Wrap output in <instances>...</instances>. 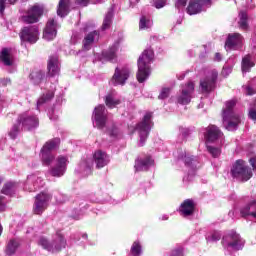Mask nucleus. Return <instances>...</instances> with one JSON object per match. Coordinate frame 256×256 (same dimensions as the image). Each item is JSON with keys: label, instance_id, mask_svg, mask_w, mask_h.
<instances>
[{"label": "nucleus", "instance_id": "f257e3e1", "mask_svg": "<svg viewBox=\"0 0 256 256\" xmlns=\"http://www.w3.org/2000/svg\"><path fill=\"white\" fill-rule=\"evenodd\" d=\"M60 144L61 139L53 138L47 141L40 151L42 165L46 167L51 166L50 175H52V177H63L67 171V165L69 164V159L66 156H58L55 159V155L51 153V151L58 149Z\"/></svg>", "mask_w": 256, "mask_h": 256}, {"label": "nucleus", "instance_id": "f03ea898", "mask_svg": "<svg viewBox=\"0 0 256 256\" xmlns=\"http://www.w3.org/2000/svg\"><path fill=\"white\" fill-rule=\"evenodd\" d=\"M93 161L94 163H96L97 169H103V167L109 165V155H107V153H105L104 151L97 150L94 153L93 158L86 157L80 161L76 172L80 173L82 177H87L91 175L93 171Z\"/></svg>", "mask_w": 256, "mask_h": 256}, {"label": "nucleus", "instance_id": "7ed1b4c3", "mask_svg": "<svg viewBox=\"0 0 256 256\" xmlns=\"http://www.w3.org/2000/svg\"><path fill=\"white\" fill-rule=\"evenodd\" d=\"M155 59V53L152 48L145 49L138 58L137 65L138 71L136 79L139 83H145L151 75V64Z\"/></svg>", "mask_w": 256, "mask_h": 256}, {"label": "nucleus", "instance_id": "20e7f679", "mask_svg": "<svg viewBox=\"0 0 256 256\" xmlns=\"http://www.w3.org/2000/svg\"><path fill=\"white\" fill-rule=\"evenodd\" d=\"M37 127H39V118L31 115L29 112H24L19 115L17 124H14L11 128L9 137L11 139H16L22 129L32 131V129H37Z\"/></svg>", "mask_w": 256, "mask_h": 256}, {"label": "nucleus", "instance_id": "39448f33", "mask_svg": "<svg viewBox=\"0 0 256 256\" xmlns=\"http://www.w3.org/2000/svg\"><path fill=\"white\" fill-rule=\"evenodd\" d=\"M236 104L235 100H230L226 102L225 109L223 110V126L227 131H236L239 123H241V116L233 111V107Z\"/></svg>", "mask_w": 256, "mask_h": 256}, {"label": "nucleus", "instance_id": "423d86ee", "mask_svg": "<svg viewBox=\"0 0 256 256\" xmlns=\"http://www.w3.org/2000/svg\"><path fill=\"white\" fill-rule=\"evenodd\" d=\"M222 245L226 251H241L245 247V240L235 230H229L222 238Z\"/></svg>", "mask_w": 256, "mask_h": 256}, {"label": "nucleus", "instance_id": "0eeeda50", "mask_svg": "<svg viewBox=\"0 0 256 256\" xmlns=\"http://www.w3.org/2000/svg\"><path fill=\"white\" fill-rule=\"evenodd\" d=\"M38 243L49 253H59V251H61V249H65V246L67 245L65 237H63L60 232L56 233L52 242H49L45 237H41Z\"/></svg>", "mask_w": 256, "mask_h": 256}, {"label": "nucleus", "instance_id": "6e6552de", "mask_svg": "<svg viewBox=\"0 0 256 256\" xmlns=\"http://www.w3.org/2000/svg\"><path fill=\"white\" fill-rule=\"evenodd\" d=\"M43 11H45L43 5L36 3L27 9V11L20 17V21L27 25L39 23V19L43 16Z\"/></svg>", "mask_w": 256, "mask_h": 256}, {"label": "nucleus", "instance_id": "1a4fd4ad", "mask_svg": "<svg viewBox=\"0 0 256 256\" xmlns=\"http://www.w3.org/2000/svg\"><path fill=\"white\" fill-rule=\"evenodd\" d=\"M232 177L239 181H249L253 177V171L243 160H237L231 169Z\"/></svg>", "mask_w": 256, "mask_h": 256}, {"label": "nucleus", "instance_id": "9d476101", "mask_svg": "<svg viewBox=\"0 0 256 256\" xmlns=\"http://www.w3.org/2000/svg\"><path fill=\"white\" fill-rule=\"evenodd\" d=\"M151 117H153V114L146 113L142 122H140L135 128V131H137L140 138V147L145 145V141H147V138L149 137V132L151 131Z\"/></svg>", "mask_w": 256, "mask_h": 256}, {"label": "nucleus", "instance_id": "9b49d317", "mask_svg": "<svg viewBox=\"0 0 256 256\" xmlns=\"http://www.w3.org/2000/svg\"><path fill=\"white\" fill-rule=\"evenodd\" d=\"M219 73L217 70H211L207 72L206 76L200 80V88L202 93H211L217 85V77Z\"/></svg>", "mask_w": 256, "mask_h": 256}, {"label": "nucleus", "instance_id": "f8f14e48", "mask_svg": "<svg viewBox=\"0 0 256 256\" xmlns=\"http://www.w3.org/2000/svg\"><path fill=\"white\" fill-rule=\"evenodd\" d=\"M51 201V194L47 192H41L40 194L36 195L34 206H33V213L35 215H42L43 212L49 207V202Z\"/></svg>", "mask_w": 256, "mask_h": 256}, {"label": "nucleus", "instance_id": "ddd939ff", "mask_svg": "<svg viewBox=\"0 0 256 256\" xmlns=\"http://www.w3.org/2000/svg\"><path fill=\"white\" fill-rule=\"evenodd\" d=\"M92 121L94 127H97L98 129H103V127L107 125V109L105 108V105H98L94 108Z\"/></svg>", "mask_w": 256, "mask_h": 256}, {"label": "nucleus", "instance_id": "4468645a", "mask_svg": "<svg viewBox=\"0 0 256 256\" xmlns=\"http://www.w3.org/2000/svg\"><path fill=\"white\" fill-rule=\"evenodd\" d=\"M131 75V68L127 65L116 67L111 79L112 85H125Z\"/></svg>", "mask_w": 256, "mask_h": 256}, {"label": "nucleus", "instance_id": "2eb2a0df", "mask_svg": "<svg viewBox=\"0 0 256 256\" xmlns=\"http://www.w3.org/2000/svg\"><path fill=\"white\" fill-rule=\"evenodd\" d=\"M19 35L23 43H37L39 41V28L37 26H26L22 28Z\"/></svg>", "mask_w": 256, "mask_h": 256}, {"label": "nucleus", "instance_id": "dca6fc26", "mask_svg": "<svg viewBox=\"0 0 256 256\" xmlns=\"http://www.w3.org/2000/svg\"><path fill=\"white\" fill-rule=\"evenodd\" d=\"M193 91H195V84L193 82L182 85L181 93L177 96V103L189 105L191 99H193Z\"/></svg>", "mask_w": 256, "mask_h": 256}, {"label": "nucleus", "instance_id": "f3484780", "mask_svg": "<svg viewBox=\"0 0 256 256\" xmlns=\"http://www.w3.org/2000/svg\"><path fill=\"white\" fill-rule=\"evenodd\" d=\"M243 36L239 33H233L229 34L226 43H225V49L226 51H237V49H241L243 47Z\"/></svg>", "mask_w": 256, "mask_h": 256}, {"label": "nucleus", "instance_id": "a211bd4d", "mask_svg": "<svg viewBox=\"0 0 256 256\" xmlns=\"http://www.w3.org/2000/svg\"><path fill=\"white\" fill-rule=\"evenodd\" d=\"M209 5H211V0H191L187 7V13L188 15H197V13L205 11Z\"/></svg>", "mask_w": 256, "mask_h": 256}, {"label": "nucleus", "instance_id": "6ab92c4d", "mask_svg": "<svg viewBox=\"0 0 256 256\" xmlns=\"http://www.w3.org/2000/svg\"><path fill=\"white\" fill-rule=\"evenodd\" d=\"M57 29H59V24L55 19L50 18L43 31V39H45V41H53V39L57 37Z\"/></svg>", "mask_w": 256, "mask_h": 256}, {"label": "nucleus", "instance_id": "aec40b11", "mask_svg": "<svg viewBox=\"0 0 256 256\" xmlns=\"http://www.w3.org/2000/svg\"><path fill=\"white\" fill-rule=\"evenodd\" d=\"M204 136L208 143H215V141L223 143V132L215 125L208 126L204 132Z\"/></svg>", "mask_w": 256, "mask_h": 256}, {"label": "nucleus", "instance_id": "412c9836", "mask_svg": "<svg viewBox=\"0 0 256 256\" xmlns=\"http://www.w3.org/2000/svg\"><path fill=\"white\" fill-rule=\"evenodd\" d=\"M183 163L186 167H190L192 171L197 169V158L192 157L190 154H187V152L182 151L177 155L176 165L181 166Z\"/></svg>", "mask_w": 256, "mask_h": 256}, {"label": "nucleus", "instance_id": "4be33fe9", "mask_svg": "<svg viewBox=\"0 0 256 256\" xmlns=\"http://www.w3.org/2000/svg\"><path fill=\"white\" fill-rule=\"evenodd\" d=\"M117 51H119V41H116L107 51L102 52V55H96L98 61H115L117 59Z\"/></svg>", "mask_w": 256, "mask_h": 256}, {"label": "nucleus", "instance_id": "5701e85b", "mask_svg": "<svg viewBox=\"0 0 256 256\" xmlns=\"http://www.w3.org/2000/svg\"><path fill=\"white\" fill-rule=\"evenodd\" d=\"M43 187V179L37 174H32L27 177L24 188L26 191L33 193L36 189Z\"/></svg>", "mask_w": 256, "mask_h": 256}, {"label": "nucleus", "instance_id": "b1692460", "mask_svg": "<svg viewBox=\"0 0 256 256\" xmlns=\"http://www.w3.org/2000/svg\"><path fill=\"white\" fill-rule=\"evenodd\" d=\"M136 171H149L151 167H155V160L151 156L138 158L135 162Z\"/></svg>", "mask_w": 256, "mask_h": 256}, {"label": "nucleus", "instance_id": "393cba45", "mask_svg": "<svg viewBox=\"0 0 256 256\" xmlns=\"http://www.w3.org/2000/svg\"><path fill=\"white\" fill-rule=\"evenodd\" d=\"M179 213L182 217H191L195 213V201L186 199L179 207Z\"/></svg>", "mask_w": 256, "mask_h": 256}, {"label": "nucleus", "instance_id": "a878e982", "mask_svg": "<svg viewBox=\"0 0 256 256\" xmlns=\"http://www.w3.org/2000/svg\"><path fill=\"white\" fill-rule=\"evenodd\" d=\"M241 217H249L256 221V200L250 201L248 204L240 208Z\"/></svg>", "mask_w": 256, "mask_h": 256}, {"label": "nucleus", "instance_id": "bb28decb", "mask_svg": "<svg viewBox=\"0 0 256 256\" xmlns=\"http://www.w3.org/2000/svg\"><path fill=\"white\" fill-rule=\"evenodd\" d=\"M48 77H57L59 75V71H61V67L59 64V58L57 56H50L48 59Z\"/></svg>", "mask_w": 256, "mask_h": 256}, {"label": "nucleus", "instance_id": "cd10ccee", "mask_svg": "<svg viewBox=\"0 0 256 256\" xmlns=\"http://www.w3.org/2000/svg\"><path fill=\"white\" fill-rule=\"evenodd\" d=\"M99 41V32L94 30L84 37L83 47L86 51H89L91 47H93V43H97Z\"/></svg>", "mask_w": 256, "mask_h": 256}, {"label": "nucleus", "instance_id": "c85d7f7f", "mask_svg": "<svg viewBox=\"0 0 256 256\" xmlns=\"http://www.w3.org/2000/svg\"><path fill=\"white\" fill-rule=\"evenodd\" d=\"M105 104L109 109H114L117 105H121V100L117 97V92L112 91L108 93L105 97Z\"/></svg>", "mask_w": 256, "mask_h": 256}, {"label": "nucleus", "instance_id": "c756f323", "mask_svg": "<svg viewBox=\"0 0 256 256\" xmlns=\"http://www.w3.org/2000/svg\"><path fill=\"white\" fill-rule=\"evenodd\" d=\"M0 61L3 62L7 67H11L13 65V54H11V49L3 48L0 52Z\"/></svg>", "mask_w": 256, "mask_h": 256}, {"label": "nucleus", "instance_id": "7c9ffc66", "mask_svg": "<svg viewBox=\"0 0 256 256\" xmlns=\"http://www.w3.org/2000/svg\"><path fill=\"white\" fill-rule=\"evenodd\" d=\"M252 67H255L253 56H251L250 54H247L242 58V63H241L242 73H249Z\"/></svg>", "mask_w": 256, "mask_h": 256}, {"label": "nucleus", "instance_id": "2f4dec72", "mask_svg": "<svg viewBox=\"0 0 256 256\" xmlns=\"http://www.w3.org/2000/svg\"><path fill=\"white\" fill-rule=\"evenodd\" d=\"M70 5L69 0H60L57 8L58 17H67Z\"/></svg>", "mask_w": 256, "mask_h": 256}, {"label": "nucleus", "instance_id": "473e14b6", "mask_svg": "<svg viewBox=\"0 0 256 256\" xmlns=\"http://www.w3.org/2000/svg\"><path fill=\"white\" fill-rule=\"evenodd\" d=\"M113 15V8H110L104 17L102 31H105L106 29H109L111 27V23H113Z\"/></svg>", "mask_w": 256, "mask_h": 256}, {"label": "nucleus", "instance_id": "72a5a7b5", "mask_svg": "<svg viewBox=\"0 0 256 256\" xmlns=\"http://www.w3.org/2000/svg\"><path fill=\"white\" fill-rule=\"evenodd\" d=\"M234 65H235V59L229 58L227 63L223 66V69L221 72L222 76L229 77V75H231V73L233 72Z\"/></svg>", "mask_w": 256, "mask_h": 256}, {"label": "nucleus", "instance_id": "f704fd0d", "mask_svg": "<svg viewBox=\"0 0 256 256\" xmlns=\"http://www.w3.org/2000/svg\"><path fill=\"white\" fill-rule=\"evenodd\" d=\"M247 21H248L247 12L241 11L239 13L238 25H239V28L242 29L243 31H247V29H249V23Z\"/></svg>", "mask_w": 256, "mask_h": 256}, {"label": "nucleus", "instance_id": "c9c22d12", "mask_svg": "<svg viewBox=\"0 0 256 256\" xmlns=\"http://www.w3.org/2000/svg\"><path fill=\"white\" fill-rule=\"evenodd\" d=\"M53 97H55V93H53V91H48L47 93L43 94L37 101V109L39 110L43 103H49Z\"/></svg>", "mask_w": 256, "mask_h": 256}, {"label": "nucleus", "instance_id": "e433bc0d", "mask_svg": "<svg viewBox=\"0 0 256 256\" xmlns=\"http://www.w3.org/2000/svg\"><path fill=\"white\" fill-rule=\"evenodd\" d=\"M45 77V74L42 73L41 71H33L30 74V81L34 84V85H39L42 81L43 78Z\"/></svg>", "mask_w": 256, "mask_h": 256}, {"label": "nucleus", "instance_id": "4c0bfd02", "mask_svg": "<svg viewBox=\"0 0 256 256\" xmlns=\"http://www.w3.org/2000/svg\"><path fill=\"white\" fill-rule=\"evenodd\" d=\"M131 256H141L143 255V247L139 241L133 242L130 250Z\"/></svg>", "mask_w": 256, "mask_h": 256}, {"label": "nucleus", "instance_id": "58836bf2", "mask_svg": "<svg viewBox=\"0 0 256 256\" xmlns=\"http://www.w3.org/2000/svg\"><path fill=\"white\" fill-rule=\"evenodd\" d=\"M153 26V21L149 19L147 16H142L140 18V23H139V29L145 30V29H151Z\"/></svg>", "mask_w": 256, "mask_h": 256}, {"label": "nucleus", "instance_id": "ea45409f", "mask_svg": "<svg viewBox=\"0 0 256 256\" xmlns=\"http://www.w3.org/2000/svg\"><path fill=\"white\" fill-rule=\"evenodd\" d=\"M17 247H19V242L17 240H10L6 249L7 255H13L17 251Z\"/></svg>", "mask_w": 256, "mask_h": 256}, {"label": "nucleus", "instance_id": "a19ab883", "mask_svg": "<svg viewBox=\"0 0 256 256\" xmlns=\"http://www.w3.org/2000/svg\"><path fill=\"white\" fill-rule=\"evenodd\" d=\"M14 191H15V183L14 182L6 183L2 189V193L4 195H13Z\"/></svg>", "mask_w": 256, "mask_h": 256}, {"label": "nucleus", "instance_id": "79ce46f5", "mask_svg": "<svg viewBox=\"0 0 256 256\" xmlns=\"http://www.w3.org/2000/svg\"><path fill=\"white\" fill-rule=\"evenodd\" d=\"M256 78L250 82L247 86L244 87L245 95H255L256 86H255Z\"/></svg>", "mask_w": 256, "mask_h": 256}, {"label": "nucleus", "instance_id": "37998d69", "mask_svg": "<svg viewBox=\"0 0 256 256\" xmlns=\"http://www.w3.org/2000/svg\"><path fill=\"white\" fill-rule=\"evenodd\" d=\"M17 0H0V15L5 13V9L9 7V5H15Z\"/></svg>", "mask_w": 256, "mask_h": 256}, {"label": "nucleus", "instance_id": "c03bdc74", "mask_svg": "<svg viewBox=\"0 0 256 256\" xmlns=\"http://www.w3.org/2000/svg\"><path fill=\"white\" fill-rule=\"evenodd\" d=\"M170 94H171V88L170 87H163L160 91L158 99H160V100L167 99Z\"/></svg>", "mask_w": 256, "mask_h": 256}, {"label": "nucleus", "instance_id": "a18cd8bd", "mask_svg": "<svg viewBox=\"0 0 256 256\" xmlns=\"http://www.w3.org/2000/svg\"><path fill=\"white\" fill-rule=\"evenodd\" d=\"M207 241H219L221 239V232L219 231H214L211 235H208L206 237Z\"/></svg>", "mask_w": 256, "mask_h": 256}, {"label": "nucleus", "instance_id": "49530a36", "mask_svg": "<svg viewBox=\"0 0 256 256\" xmlns=\"http://www.w3.org/2000/svg\"><path fill=\"white\" fill-rule=\"evenodd\" d=\"M207 151L212 155V157H219V155H221V149L213 146H207Z\"/></svg>", "mask_w": 256, "mask_h": 256}, {"label": "nucleus", "instance_id": "de8ad7c7", "mask_svg": "<svg viewBox=\"0 0 256 256\" xmlns=\"http://www.w3.org/2000/svg\"><path fill=\"white\" fill-rule=\"evenodd\" d=\"M167 3V0H154V6L156 9H163Z\"/></svg>", "mask_w": 256, "mask_h": 256}, {"label": "nucleus", "instance_id": "09e8293b", "mask_svg": "<svg viewBox=\"0 0 256 256\" xmlns=\"http://www.w3.org/2000/svg\"><path fill=\"white\" fill-rule=\"evenodd\" d=\"M76 5H79L80 7H87L89 3H91V0H75Z\"/></svg>", "mask_w": 256, "mask_h": 256}, {"label": "nucleus", "instance_id": "8fccbe9b", "mask_svg": "<svg viewBox=\"0 0 256 256\" xmlns=\"http://www.w3.org/2000/svg\"><path fill=\"white\" fill-rule=\"evenodd\" d=\"M49 119L51 121H57V119H59V114H57V112L55 110H51L49 112Z\"/></svg>", "mask_w": 256, "mask_h": 256}, {"label": "nucleus", "instance_id": "3c124183", "mask_svg": "<svg viewBox=\"0 0 256 256\" xmlns=\"http://www.w3.org/2000/svg\"><path fill=\"white\" fill-rule=\"evenodd\" d=\"M248 117L250 119H252V121H256V108L255 107L249 109Z\"/></svg>", "mask_w": 256, "mask_h": 256}, {"label": "nucleus", "instance_id": "603ef678", "mask_svg": "<svg viewBox=\"0 0 256 256\" xmlns=\"http://www.w3.org/2000/svg\"><path fill=\"white\" fill-rule=\"evenodd\" d=\"M170 256H183V249L181 247L174 249Z\"/></svg>", "mask_w": 256, "mask_h": 256}, {"label": "nucleus", "instance_id": "864d4df0", "mask_svg": "<svg viewBox=\"0 0 256 256\" xmlns=\"http://www.w3.org/2000/svg\"><path fill=\"white\" fill-rule=\"evenodd\" d=\"M110 137H117L119 135V129L113 126L111 130L108 131Z\"/></svg>", "mask_w": 256, "mask_h": 256}, {"label": "nucleus", "instance_id": "5fc2aeb1", "mask_svg": "<svg viewBox=\"0 0 256 256\" xmlns=\"http://www.w3.org/2000/svg\"><path fill=\"white\" fill-rule=\"evenodd\" d=\"M187 5V0H177L176 1V9H181Z\"/></svg>", "mask_w": 256, "mask_h": 256}, {"label": "nucleus", "instance_id": "6e6d98bb", "mask_svg": "<svg viewBox=\"0 0 256 256\" xmlns=\"http://www.w3.org/2000/svg\"><path fill=\"white\" fill-rule=\"evenodd\" d=\"M56 203H58V204L65 203V196H63L61 194L56 196Z\"/></svg>", "mask_w": 256, "mask_h": 256}, {"label": "nucleus", "instance_id": "4d7b16f0", "mask_svg": "<svg viewBox=\"0 0 256 256\" xmlns=\"http://www.w3.org/2000/svg\"><path fill=\"white\" fill-rule=\"evenodd\" d=\"M107 0H91L92 5H102V3H105Z\"/></svg>", "mask_w": 256, "mask_h": 256}, {"label": "nucleus", "instance_id": "13d9d810", "mask_svg": "<svg viewBox=\"0 0 256 256\" xmlns=\"http://www.w3.org/2000/svg\"><path fill=\"white\" fill-rule=\"evenodd\" d=\"M222 59H223V56L221 55V53L217 52L215 54L214 60L215 61H222Z\"/></svg>", "mask_w": 256, "mask_h": 256}, {"label": "nucleus", "instance_id": "bf43d9fd", "mask_svg": "<svg viewBox=\"0 0 256 256\" xmlns=\"http://www.w3.org/2000/svg\"><path fill=\"white\" fill-rule=\"evenodd\" d=\"M5 210V202H3V199L0 197V211Z\"/></svg>", "mask_w": 256, "mask_h": 256}, {"label": "nucleus", "instance_id": "052dcab7", "mask_svg": "<svg viewBox=\"0 0 256 256\" xmlns=\"http://www.w3.org/2000/svg\"><path fill=\"white\" fill-rule=\"evenodd\" d=\"M9 83H11V80L10 79H5V80H2L1 82H0V85H9Z\"/></svg>", "mask_w": 256, "mask_h": 256}, {"label": "nucleus", "instance_id": "680f3d73", "mask_svg": "<svg viewBox=\"0 0 256 256\" xmlns=\"http://www.w3.org/2000/svg\"><path fill=\"white\" fill-rule=\"evenodd\" d=\"M129 3H130V7H135V5L139 3V0H129Z\"/></svg>", "mask_w": 256, "mask_h": 256}, {"label": "nucleus", "instance_id": "e2e57ef3", "mask_svg": "<svg viewBox=\"0 0 256 256\" xmlns=\"http://www.w3.org/2000/svg\"><path fill=\"white\" fill-rule=\"evenodd\" d=\"M179 131L182 135H187V129L183 127H179Z\"/></svg>", "mask_w": 256, "mask_h": 256}, {"label": "nucleus", "instance_id": "0e129e2a", "mask_svg": "<svg viewBox=\"0 0 256 256\" xmlns=\"http://www.w3.org/2000/svg\"><path fill=\"white\" fill-rule=\"evenodd\" d=\"M255 163H256L255 158H251V159H250V164L252 165L253 169H256Z\"/></svg>", "mask_w": 256, "mask_h": 256}, {"label": "nucleus", "instance_id": "69168bd1", "mask_svg": "<svg viewBox=\"0 0 256 256\" xmlns=\"http://www.w3.org/2000/svg\"><path fill=\"white\" fill-rule=\"evenodd\" d=\"M169 219V215H167V214H164V215H162V217H161V220L162 221H167Z\"/></svg>", "mask_w": 256, "mask_h": 256}, {"label": "nucleus", "instance_id": "338daca9", "mask_svg": "<svg viewBox=\"0 0 256 256\" xmlns=\"http://www.w3.org/2000/svg\"><path fill=\"white\" fill-rule=\"evenodd\" d=\"M228 215L229 217H232V219H235V211H230Z\"/></svg>", "mask_w": 256, "mask_h": 256}, {"label": "nucleus", "instance_id": "774afa93", "mask_svg": "<svg viewBox=\"0 0 256 256\" xmlns=\"http://www.w3.org/2000/svg\"><path fill=\"white\" fill-rule=\"evenodd\" d=\"M83 239H87V234L82 235Z\"/></svg>", "mask_w": 256, "mask_h": 256}]
</instances>
